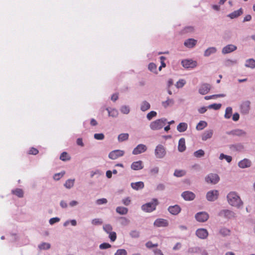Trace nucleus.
Instances as JSON below:
<instances>
[{
    "label": "nucleus",
    "mask_w": 255,
    "mask_h": 255,
    "mask_svg": "<svg viewBox=\"0 0 255 255\" xmlns=\"http://www.w3.org/2000/svg\"><path fill=\"white\" fill-rule=\"evenodd\" d=\"M228 203L232 206L238 209L242 207L243 202L238 194L235 191L230 192L227 195Z\"/></svg>",
    "instance_id": "nucleus-1"
},
{
    "label": "nucleus",
    "mask_w": 255,
    "mask_h": 255,
    "mask_svg": "<svg viewBox=\"0 0 255 255\" xmlns=\"http://www.w3.org/2000/svg\"><path fill=\"white\" fill-rule=\"evenodd\" d=\"M166 121L165 118L156 120L150 123L149 128L152 130H160L165 125Z\"/></svg>",
    "instance_id": "nucleus-2"
},
{
    "label": "nucleus",
    "mask_w": 255,
    "mask_h": 255,
    "mask_svg": "<svg viewBox=\"0 0 255 255\" xmlns=\"http://www.w3.org/2000/svg\"><path fill=\"white\" fill-rule=\"evenodd\" d=\"M158 204V202L156 199H152L150 202L142 205L141 209L145 212H151L155 210Z\"/></svg>",
    "instance_id": "nucleus-3"
},
{
    "label": "nucleus",
    "mask_w": 255,
    "mask_h": 255,
    "mask_svg": "<svg viewBox=\"0 0 255 255\" xmlns=\"http://www.w3.org/2000/svg\"><path fill=\"white\" fill-rule=\"evenodd\" d=\"M251 110V102L249 100H246L242 102L240 105V110L242 114L248 115Z\"/></svg>",
    "instance_id": "nucleus-4"
},
{
    "label": "nucleus",
    "mask_w": 255,
    "mask_h": 255,
    "mask_svg": "<svg viewBox=\"0 0 255 255\" xmlns=\"http://www.w3.org/2000/svg\"><path fill=\"white\" fill-rule=\"evenodd\" d=\"M166 150L165 147L161 144L157 145L154 150L155 155L157 158H162L166 155Z\"/></svg>",
    "instance_id": "nucleus-5"
},
{
    "label": "nucleus",
    "mask_w": 255,
    "mask_h": 255,
    "mask_svg": "<svg viewBox=\"0 0 255 255\" xmlns=\"http://www.w3.org/2000/svg\"><path fill=\"white\" fill-rule=\"evenodd\" d=\"M205 180L207 183L216 184L219 181L220 177L217 174L210 173L205 177Z\"/></svg>",
    "instance_id": "nucleus-6"
},
{
    "label": "nucleus",
    "mask_w": 255,
    "mask_h": 255,
    "mask_svg": "<svg viewBox=\"0 0 255 255\" xmlns=\"http://www.w3.org/2000/svg\"><path fill=\"white\" fill-rule=\"evenodd\" d=\"M125 153L124 150L116 149L111 151L108 155V157L111 159L115 160L120 157L123 156Z\"/></svg>",
    "instance_id": "nucleus-7"
},
{
    "label": "nucleus",
    "mask_w": 255,
    "mask_h": 255,
    "mask_svg": "<svg viewBox=\"0 0 255 255\" xmlns=\"http://www.w3.org/2000/svg\"><path fill=\"white\" fill-rule=\"evenodd\" d=\"M195 218L198 222L202 223L208 220L209 215L206 212H200L195 214Z\"/></svg>",
    "instance_id": "nucleus-8"
},
{
    "label": "nucleus",
    "mask_w": 255,
    "mask_h": 255,
    "mask_svg": "<svg viewBox=\"0 0 255 255\" xmlns=\"http://www.w3.org/2000/svg\"><path fill=\"white\" fill-rule=\"evenodd\" d=\"M219 196V192L217 190H213L208 191L206 194V199L209 201H214L216 200Z\"/></svg>",
    "instance_id": "nucleus-9"
},
{
    "label": "nucleus",
    "mask_w": 255,
    "mask_h": 255,
    "mask_svg": "<svg viewBox=\"0 0 255 255\" xmlns=\"http://www.w3.org/2000/svg\"><path fill=\"white\" fill-rule=\"evenodd\" d=\"M181 64L185 68H193L197 66L196 61L191 59H185L181 61Z\"/></svg>",
    "instance_id": "nucleus-10"
},
{
    "label": "nucleus",
    "mask_w": 255,
    "mask_h": 255,
    "mask_svg": "<svg viewBox=\"0 0 255 255\" xmlns=\"http://www.w3.org/2000/svg\"><path fill=\"white\" fill-rule=\"evenodd\" d=\"M147 149V146L145 144H139L134 148L132 153L133 155L139 154L146 151Z\"/></svg>",
    "instance_id": "nucleus-11"
},
{
    "label": "nucleus",
    "mask_w": 255,
    "mask_h": 255,
    "mask_svg": "<svg viewBox=\"0 0 255 255\" xmlns=\"http://www.w3.org/2000/svg\"><path fill=\"white\" fill-rule=\"evenodd\" d=\"M237 49V47L236 45L232 44H228L222 48V53L224 55H225L234 52Z\"/></svg>",
    "instance_id": "nucleus-12"
},
{
    "label": "nucleus",
    "mask_w": 255,
    "mask_h": 255,
    "mask_svg": "<svg viewBox=\"0 0 255 255\" xmlns=\"http://www.w3.org/2000/svg\"><path fill=\"white\" fill-rule=\"evenodd\" d=\"M218 215L221 217H224L228 219L232 218L235 216L234 212L228 209H224L220 211Z\"/></svg>",
    "instance_id": "nucleus-13"
},
{
    "label": "nucleus",
    "mask_w": 255,
    "mask_h": 255,
    "mask_svg": "<svg viewBox=\"0 0 255 255\" xmlns=\"http://www.w3.org/2000/svg\"><path fill=\"white\" fill-rule=\"evenodd\" d=\"M168 221L164 219L159 218L155 220L153 225L156 227H165L168 226Z\"/></svg>",
    "instance_id": "nucleus-14"
},
{
    "label": "nucleus",
    "mask_w": 255,
    "mask_h": 255,
    "mask_svg": "<svg viewBox=\"0 0 255 255\" xmlns=\"http://www.w3.org/2000/svg\"><path fill=\"white\" fill-rule=\"evenodd\" d=\"M104 230L108 234H109V238L110 239H116L117 238L116 233L112 232V227L110 224H107L103 226Z\"/></svg>",
    "instance_id": "nucleus-15"
},
{
    "label": "nucleus",
    "mask_w": 255,
    "mask_h": 255,
    "mask_svg": "<svg viewBox=\"0 0 255 255\" xmlns=\"http://www.w3.org/2000/svg\"><path fill=\"white\" fill-rule=\"evenodd\" d=\"M196 235L200 239H205L208 236V232L206 229L200 228L196 231Z\"/></svg>",
    "instance_id": "nucleus-16"
},
{
    "label": "nucleus",
    "mask_w": 255,
    "mask_h": 255,
    "mask_svg": "<svg viewBox=\"0 0 255 255\" xmlns=\"http://www.w3.org/2000/svg\"><path fill=\"white\" fill-rule=\"evenodd\" d=\"M252 165L251 161L248 158H244L240 161L238 163V166L241 168H246L250 167Z\"/></svg>",
    "instance_id": "nucleus-17"
},
{
    "label": "nucleus",
    "mask_w": 255,
    "mask_h": 255,
    "mask_svg": "<svg viewBox=\"0 0 255 255\" xmlns=\"http://www.w3.org/2000/svg\"><path fill=\"white\" fill-rule=\"evenodd\" d=\"M211 89V86L208 84H202L199 89V93L201 95H205L207 94Z\"/></svg>",
    "instance_id": "nucleus-18"
},
{
    "label": "nucleus",
    "mask_w": 255,
    "mask_h": 255,
    "mask_svg": "<svg viewBox=\"0 0 255 255\" xmlns=\"http://www.w3.org/2000/svg\"><path fill=\"white\" fill-rule=\"evenodd\" d=\"M143 162L141 160L133 162L130 165V168L133 170H141L143 168Z\"/></svg>",
    "instance_id": "nucleus-19"
},
{
    "label": "nucleus",
    "mask_w": 255,
    "mask_h": 255,
    "mask_svg": "<svg viewBox=\"0 0 255 255\" xmlns=\"http://www.w3.org/2000/svg\"><path fill=\"white\" fill-rule=\"evenodd\" d=\"M214 133L213 129H208L205 130L201 135V138L203 141H206L208 139H210L212 137Z\"/></svg>",
    "instance_id": "nucleus-20"
},
{
    "label": "nucleus",
    "mask_w": 255,
    "mask_h": 255,
    "mask_svg": "<svg viewBox=\"0 0 255 255\" xmlns=\"http://www.w3.org/2000/svg\"><path fill=\"white\" fill-rule=\"evenodd\" d=\"M181 196L186 201L193 200L195 197V195L192 192L188 191L183 192Z\"/></svg>",
    "instance_id": "nucleus-21"
},
{
    "label": "nucleus",
    "mask_w": 255,
    "mask_h": 255,
    "mask_svg": "<svg viewBox=\"0 0 255 255\" xmlns=\"http://www.w3.org/2000/svg\"><path fill=\"white\" fill-rule=\"evenodd\" d=\"M168 210L170 214L174 215L178 214L181 211V208L178 205L170 206L168 207Z\"/></svg>",
    "instance_id": "nucleus-22"
},
{
    "label": "nucleus",
    "mask_w": 255,
    "mask_h": 255,
    "mask_svg": "<svg viewBox=\"0 0 255 255\" xmlns=\"http://www.w3.org/2000/svg\"><path fill=\"white\" fill-rule=\"evenodd\" d=\"M197 41L193 38H189L184 41L185 46L189 48H193L197 44Z\"/></svg>",
    "instance_id": "nucleus-23"
},
{
    "label": "nucleus",
    "mask_w": 255,
    "mask_h": 255,
    "mask_svg": "<svg viewBox=\"0 0 255 255\" xmlns=\"http://www.w3.org/2000/svg\"><path fill=\"white\" fill-rule=\"evenodd\" d=\"M185 139L184 138L179 139L178 145V150L179 152H182L186 150Z\"/></svg>",
    "instance_id": "nucleus-24"
},
{
    "label": "nucleus",
    "mask_w": 255,
    "mask_h": 255,
    "mask_svg": "<svg viewBox=\"0 0 255 255\" xmlns=\"http://www.w3.org/2000/svg\"><path fill=\"white\" fill-rule=\"evenodd\" d=\"M217 51V49L215 47H210L208 48L204 53L205 57H209L212 54L216 53Z\"/></svg>",
    "instance_id": "nucleus-25"
},
{
    "label": "nucleus",
    "mask_w": 255,
    "mask_h": 255,
    "mask_svg": "<svg viewBox=\"0 0 255 255\" xmlns=\"http://www.w3.org/2000/svg\"><path fill=\"white\" fill-rule=\"evenodd\" d=\"M230 148L233 151L241 152L244 150L245 147L242 143H238L231 145Z\"/></svg>",
    "instance_id": "nucleus-26"
},
{
    "label": "nucleus",
    "mask_w": 255,
    "mask_h": 255,
    "mask_svg": "<svg viewBox=\"0 0 255 255\" xmlns=\"http://www.w3.org/2000/svg\"><path fill=\"white\" fill-rule=\"evenodd\" d=\"M131 187L132 189L135 190L141 189L144 187V183L142 181H139L136 182H132L130 184Z\"/></svg>",
    "instance_id": "nucleus-27"
},
{
    "label": "nucleus",
    "mask_w": 255,
    "mask_h": 255,
    "mask_svg": "<svg viewBox=\"0 0 255 255\" xmlns=\"http://www.w3.org/2000/svg\"><path fill=\"white\" fill-rule=\"evenodd\" d=\"M174 104V101L173 99L168 97L166 101H163L161 103L162 106L164 108H167L168 107H171Z\"/></svg>",
    "instance_id": "nucleus-28"
},
{
    "label": "nucleus",
    "mask_w": 255,
    "mask_h": 255,
    "mask_svg": "<svg viewBox=\"0 0 255 255\" xmlns=\"http://www.w3.org/2000/svg\"><path fill=\"white\" fill-rule=\"evenodd\" d=\"M150 108V104L146 101H143L140 104V109L142 112H145Z\"/></svg>",
    "instance_id": "nucleus-29"
},
{
    "label": "nucleus",
    "mask_w": 255,
    "mask_h": 255,
    "mask_svg": "<svg viewBox=\"0 0 255 255\" xmlns=\"http://www.w3.org/2000/svg\"><path fill=\"white\" fill-rule=\"evenodd\" d=\"M245 66L246 67L251 69L255 68V60L253 58L248 59L246 60Z\"/></svg>",
    "instance_id": "nucleus-30"
},
{
    "label": "nucleus",
    "mask_w": 255,
    "mask_h": 255,
    "mask_svg": "<svg viewBox=\"0 0 255 255\" xmlns=\"http://www.w3.org/2000/svg\"><path fill=\"white\" fill-rule=\"evenodd\" d=\"M188 128V125L186 123H180L177 126V130L180 132L185 131Z\"/></svg>",
    "instance_id": "nucleus-31"
},
{
    "label": "nucleus",
    "mask_w": 255,
    "mask_h": 255,
    "mask_svg": "<svg viewBox=\"0 0 255 255\" xmlns=\"http://www.w3.org/2000/svg\"><path fill=\"white\" fill-rule=\"evenodd\" d=\"M237 64V61L236 60H233L230 59H226L224 62V66L228 67L234 66Z\"/></svg>",
    "instance_id": "nucleus-32"
},
{
    "label": "nucleus",
    "mask_w": 255,
    "mask_h": 255,
    "mask_svg": "<svg viewBox=\"0 0 255 255\" xmlns=\"http://www.w3.org/2000/svg\"><path fill=\"white\" fill-rule=\"evenodd\" d=\"M243 13V11L242 8H240L238 10H235L234 12L231 13L228 15V16L231 18L233 19L236 18L240 16L241 14Z\"/></svg>",
    "instance_id": "nucleus-33"
},
{
    "label": "nucleus",
    "mask_w": 255,
    "mask_h": 255,
    "mask_svg": "<svg viewBox=\"0 0 255 255\" xmlns=\"http://www.w3.org/2000/svg\"><path fill=\"white\" fill-rule=\"evenodd\" d=\"M116 212L122 215H126L128 212V209L126 207L119 206L116 208Z\"/></svg>",
    "instance_id": "nucleus-34"
},
{
    "label": "nucleus",
    "mask_w": 255,
    "mask_h": 255,
    "mask_svg": "<svg viewBox=\"0 0 255 255\" xmlns=\"http://www.w3.org/2000/svg\"><path fill=\"white\" fill-rule=\"evenodd\" d=\"M106 110L108 112L109 116L114 118L117 117L118 116V111L115 109L106 108Z\"/></svg>",
    "instance_id": "nucleus-35"
},
{
    "label": "nucleus",
    "mask_w": 255,
    "mask_h": 255,
    "mask_svg": "<svg viewBox=\"0 0 255 255\" xmlns=\"http://www.w3.org/2000/svg\"><path fill=\"white\" fill-rule=\"evenodd\" d=\"M207 126V123L204 121H200L196 127L197 130H201Z\"/></svg>",
    "instance_id": "nucleus-36"
},
{
    "label": "nucleus",
    "mask_w": 255,
    "mask_h": 255,
    "mask_svg": "<svg viewBox=\"0 0 255 255\" xmlns=\"http://www.w3.org/2000/svg\"><path fill=\"white\" fill-rule=\"evenodd\" d=\"M233 114V109L231 107H227L225 110L224 117L226 119H229L231 118Z\"/></svg>",
    "instance_id": "nucleus-37"
},
{
    "label": "nucleus",
    "mask_w": 255,
    "mask_h": 255,
    "mask_svg": "<svg viewBox=\"0 0 255 255\" xmlns=\"http://www.w3.org/2000/svg\"><path fill=\"white\" fill-rule=\"evenodd\" d=\"M75 179H69L66 181L64 186L67 189H71L74 185Z\"/></svg>",
    "instance_id": "nucleus-38"
},
{
    "label": "nucleus",
    "mask_w": 255,
    "mask_h": 255,
    "mask_svg": "<svg viewBox=\"0 0 255 255\" xmlns=\"http://www.w3.org/2000/svg\"><path fill=\"white\" fill-rule=\"evenodd\" d=\"M219 158L220 160L225 159L228 163H230L232 160V157L231 156L226 155L224 153H221Z\"/></svg>",
    "instance_id": "nucleus-39"
},
{
    "label": "nucleus",
    "mask_w": 255,
    "mask_h": 255,
    "mask_svg": "<svg viewBox=\"0 0 255 255\" xmlns=\"http://www.w3.org/2000/svg\"><path fill=\"white\" fill-rule=\"evenodd\" d=\"M129 134L127 133H121L118 136V140L120 142H122L128 139Z\"/></svg>",
    "instance_id": "nucleus-40"
},
{
    "label": "nucleus",
    "mask_w": 255,
    "mask_h": 255,
    "mask_svg": "<svg viewBox=\"0 0 255 255\" xmlns=\"http://www.w3.org/2000/svg\"><path fill=\"white\" fill-rule=\"evenodd\" d=\"M12 192L19 198H21L23 196V192L22 190L21 189H16L15 190H12Z\"/></svg>",
    "instance_id": "nucleus-41"
},
{
    "label": "nucleus",
    "mask_w": 255,
    "mask_h": 255,
    "mask_svg": "<svg viewBox=\"0 0 255 255\" xmlns=\"http://www.w3.org/2000/svg\"><path fill=\"white\" fill-rule=\"evenodd\" d=\"M71 157L66 152H63L60 156V159L62 161H67L70 159Z\"/></svg>",
    "instance_id": "nucleus-42"
},
{
    "label": "nucleus",
    "mask_w": 255,
    "mask_h": 255,
    "mask_svg": "<svg viewBox=\"0 0 255 255\" xmlns=\"http://www.w3.org/2000/svg\"><path fill=\"white\" fill-rule=\"evenodd\" d=\"M120 111L123 114L127 115L129 114L130 112V108L129 106L124 105L121 107Z\"/></svg>",
    "instance_id": "nucleus-43"
},
{
    "label": "nucleus",
    "mask_w": 255,
    "mask_h": 255,
    "mask_svg": "<svg viewBox=\"0 0 255 255\" xmlns=\"http://www.w3.org/2000/svg\"><path fill=\"white\" fill-rule=\"evenodd\" d=\"M186 84V81L184 79H180L177 81L175 84V86L177 88H182Z\"/></svg>",
    "instance_id": "nucleus-44"
},
{
    "label": "nucleus",
    "mask_w": 255,
    "mask_h": 255,
    "mask_svg": "<svg viewBox=\"0 0 255 255\" xmlns=\"http://www.w3.org/2000/svg\"><path fill=\"white\" fill-rule=\"evenodd\" d=\"M71 224L72 226H76L77 225V221L76 220L73 219L71 220H67L64 222L63 224V226L64 227H67Z\"/></svg>",
    "instance_id": "nucleus-45"
},
{
    "label": "nucleus",
    "mask_w": 255,
    "mask_h": 255,
    "mask_svg": "<svg viewBox=\"0 0 255 255\" xmlns=\"http://www.w3.org/2000/svg\"><path fill=\"white\" fill-rule=\"evenodd\" d=\"M186 172L183 170H176L174 171V175L176 177H182L185 175Z\"/></svg>",
    "instance_id": "nucleus-46"
},
{
    "label": "nucleus",
    "mask_w": 255,
    "mask_h": 255,
    "mask_svg": "<svg viewBox=\"0 0 255 255\" xmlns=\"http://www.w3.org/2000/svg\"><path fill=\"white\" fill-rule=\"evenodd\" d=\"M230 233V230L227 228H222L219 231L220 234L222 235L223 237H226L229 235Z\"/></svg>",
    "instance_id": "nucleus-47"
},
{
    "label": "nucleus",
    "mask_w": 255,
    "mask_h": 255,
    "mask_svg": "<svg viewBox=\"0 0 255 255\" xmlns=\"http://www.w3.org/2000/svg\"><path fill=\"white\" fill-rule=\"evenodd\" d=\"M157 66L153 63H150L148 65V69L151 71L155 73H157Z\"/></svg>",
    "instance_id": "nucleus-48"
},
{
    "label": "nucleus",
    "mask_w": 255,
    "mask_h": 255,
    "mask_svg": "<svg viewBox=\"0 0 255 255\" xmlns=\"http://www.w3.org/2000/svg\"><path fill=\"white\" fill-rule=\"evenodd\" d=\"M234 134L238 136H244L246 135V132L242 129H237L235 130Z\"/></svg>",
    "instance_id": "nucleus-49"
},
{
    "label": "nucleus",
    "mask_w": 255,
    "mask_h": 255,
    "mask_svg": "<svg viewBox=\"0 0 255 255\" xmlns=\"http://www.w3.org/2000/svg\"><path fill=\"white\" fill-rule=\"evenodd\" d=\"M130 237L132 238H138L139 237V232L136 230H133L130 232Z\"/></svg>",
    "instance_id": "nucleus-50"
},
{
    "label": "nucleus",
    "mask_w": 255,
    "mask_h": 255,
    "mask_svg": "<svg viewBox=\"0 0 255 255\" xmlns=\"http://www.w3.org/2000/svg\"><path fill=\"white\" fill-rule=\"evenodd\" d=\"M157 113L155 111H151L149 113H148L146 115L147 119L150 121L153 118H154L156 116Z\"/></svg>",
    "instance_id": "nucleus-51"
},
{
    "label": "nucleus",
    "mask_w": 255,
    "mask_h": 255,
    "mask_svg": "<svg viewBox=\"0 0 255 255\" xmlns=\"http://www.w3.org/2000/svg\"><path fill=\"white\" fill-rule=\"evenodd\" d=\"M205 152L202 149H199L194 152V155L196 157H200L204 156Z\"/></svg>",
    "instance_id": "nucleus-52"
},
{
    "label": "nucleus",
    "mask_w": 255,
    "mask_h": 255,
    "mask_svg": "<svg viewBox=\"0 0 255 255\" xmlns=\"http://www.w3.org/2000/svg\"><path fill=\"white\" fill-rule=\"evenodd\" d=\"M91 222L93 225H100L103 224L102 220L99 218L93 219Z\"/></svg>",
    "instance_id": "nucleus-53"
},
{
    "label": "nucleus",
    "mask_w": 255,
    "mask_h": 255,
    "mask_svg": "<svg viewBox=\"0 0 255 255\" xmlns=\"http://www.w3.org/2000/svg\"><path fill=\"white\" fill-rule=\"evenodd\" d=\"M50 247V245L49 243H43L39 246L40 250H47Z\"/></svg>",
    "instance_id": "nucleus-54"
},
{
    "label": "nucleus",
    "mask_w": 255,
    "mask_h": 255,
    "mask_svg": "<svg viewBox=\"0 0 255 255\" xmlns=\"http://www.w3.org/2000/svg\"><path fill=\"white\" fill-rule=\"evenodd\" d=\"M65 174V172H61L60 173H56L53 176V178L55 180H59Z\"/></svg>",
    "instance_id": "nucleus-55"
},
{
    "label": "nucleus",
    "mask_w": 255,
    "mask_h": 255,
    "mask_svg": "<svg viewBox=\"0 0 255 255\" xmlns=\"http://www.w3.org/2000/svg\"><path fill=\"white\" fill-rule=\"evenodd\" d=\"M115 255H127V252L125 249H119L115 253Z\"/></svg>",
    "instance_id": "nucleus-56"
},
{
    "label": "nucleus",
    "mask_w": 255,
    "mask_h": 255,
    "mask_svg": "<svg viewBox=\"0 0 255 255\" xmlns=\"http://www.w3.org/2000/svg\"><path fill=\"white\" fill-rule=\"evenodd\" d=\"M221 104H213L209 106L208 108L210 109H213L214 110H217L221 108Z\"/></svg>",
    "instance_id": "nucleus-57"
},
{
    "label": "nucleus",
    "mask_w": 255,
    "mask_h": 255,
    "mask_svg": "<svg viewBox=\"0 0 255 255\" xmlns=\"http://www.w3.org/2000/svg\"><path fill=\"white\" fill-rule=\"evenodd\" d=\"M60 219L58 217H54L51 218L49 221V223L51 225H53L55 223H58L60 221Z\"/></svg>",
    "instance_id": "nucleus-58"
},
{
    "label": "nucleus",
    "mask_w": 255,
    "mask_h": 255,
    "mask_svg": "<svg viewBox=\"0 0 255 255\" xmlns=\"http://www.w3.org/2000/svg\"><path fill=\"white\" fill-rule=\"evenodd\" d=\"M94 138L97 140H103L104 137V134L103 133H95L94 135Z\"/></svg>",
    "instance_id": "nucleus-59"
},
{
    "label": "nucleus",
    "mask_w": 255,
    "mask_h": 255,
    "mask_svg": "<svg viewBox=\"0 0 255 255\" xmlns=\"http://www.w3.org/2000/svg\"><path fill=\"white\" fill-rule=\"evenodd\" d=\"M102 174V172L100 170L97 169L94 171H91L90 172V176L91 177H93L95 175H101Z\"/></svg>",
    "instance_id": "nucleus-60"
},
{
    "label": "nucleus",
    "mask_w": 255,
    "mask_h": 255,
    "mask_svg": "<svg viewBox=\"0 0 255 255\" xmlns=\"http://www.w3.org/2000/svg\"><path fill=\"white\" fill-rule=\"evenodd\" d=\"M96 203L97 205L106 204L107 203V200L106 198L99 199L96 200Z\"/></svg>",
    "instance_id": "nucleus-61"
},
{
    "label": "nucleus",
    "mask_w": 255,
    "mask_h": 255,
    "mask_svg": "<svg viewBox=\"0 0 255 255\" xmlns=\"http://www.w3.org/2000/svg\"><path fill=\"white\" fill-rule=\"evenodd\" d=\"M131 200L129 197H127L122 200V203L126 206H128L130 204Z\"/></svg>",
    "instance_id": "nucleus-62"
},
{
    "label": "nucleus",
    "mask_w": 255,
    "mask_h": 255,
    "mask_svg": "<svg viewBox=\"0 0 255 255\" xmlns=\"http://www.w3.org/2000/svg\"><path fill=\"white\" fill-rule=\"evenodd\" d=\"M111 247V245L109 243H104L100 245V248L102 250L108 249Z\"/></svg>",
    "instance_id": "nucleus-63"
},
{
    "label": "nucleus",
    "mask_w": 255,
    "mask_h": 255,
    "mask_svg": "<svg viewBox=\"0 0 255 255\" xmlns=\"http://www.w3.org/2000/svg\"><path fill=\"white\" fill-rule=\"evenodd\" d=\"M38 153V150L34 147H32L29 150V154H33V155H36Z\"/></svg>",
    "instance_id": "nucleus-64"
}]
</instances>
